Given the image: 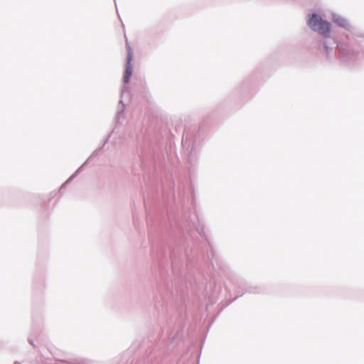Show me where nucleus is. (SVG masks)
<instances>
[{"mask_svg": "<svg viewBox=\"0 0 364 364\" xmlns=\"http://www.w3.org/2000/svg\"><path fill=\"white\" fill-rule=\"evenodd\" d=\"M308 24L314 31L319 33L325 37L329 36L331 24L323 21L318 15L313 14L309 20Z\"/></svg>", "mask_w": 364, "mask_h": 364, "instance_id": "obj_1", "label": "nucleus"}, {"mask_svg": "<svg viewBox=\"0 0 364 364\" xmlns=\"http://www.w3.org/2000/svg\"><path fill=\"white\" fill-rule=\"evenodd\" d=\"M132 58V53H129L128 54V57H127V67H126L125 73H124V82H128L129 80V78L132 75V66H131V63H130Z\"/></svg>", "mask_w": 364, "mask_h": 364, "instance_id": "obj_2", "label": "nucleus"}, {"mask_svg": "<svg viewBox=\"0 0 364 364\" xmlns=\"http://www.w3.org/2000/svg\"><path fill=\"white\" fill-rule=\"evenodd\" d=\"M334 22L342 27H346L348 25L347 21L342 17H336L334 18Z\"/></svg>", "mask_w": 364, "mask_h": 364, "instance_id": "obj_3", "label": "nucleus"}]
</instances>
